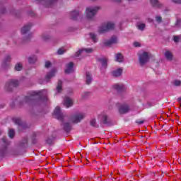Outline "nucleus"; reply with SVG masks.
<instances>
[{
  "mask_svg": "<svg viewBox=\"0 0 181 181\" xmlns=\"http://www.w3.org/2000/svg\"><path fill=\"white\" fill-rule=\"evenodd\" d=\"M175 4H181V0H172Z\"/></svg>",
  "mask_w": 181,
  "mask_h": 181,
  "instance_id": "obj_48",
  "label": "nucleus"
},
{
  "mask_svg": "<svg viewBox=\"0 0 181 181\" xmlns=\"http://www.w3.org/2000/svg\"><path fill=\"white\" fill-rule=\"evenodd\" d=\"M181 85V81L179 80H176L174 81V86L179 87Z\"/></svg>",
  "mask_w": 181,
  "mask_h": 181,
  "instance_id": "obj_42",
  "label": "nucleus"
},
{
  "mask_svg": "<svg viewBox=\"0 0 181 181\" xmlns=\"http://www.w3.org/2000/svg\"><path fill=\"white\" fill-rule=\"evenodd\" d=\"M65 73L66 74H70L71 73H74V63L69 62L66 64Z\"/></svg>",
  "mask_w": 181,
  "mask_h": 181,
  "instance_id": "obj_13",
  "label": "nucleus"
},
{
  "mask_svg": "<svg viewBox=\"0 0 181 181\" xmlns=\"http://www.w3.org/2000/svg\"><path fill=\"white\" fill-rule=\"evenodd\" d=\"M113 88L116 90L118 94H121L125 91V86L124 84H115L113 86Z\"/></svg>",
  "mask_w": 181,
  "mask_h": 181,
  "instance_id": "obj_14",
  "label": "nucleus"
},
{
  "mask_svg": "<svg viewBox=\"0 0 181 181\" xmlns=\"http://www.w3.org/2000/svg\"><path fill=\"white\" fill-rule=\"evenodd\" d=\"M134 47H141V43H139L138 42H134Z\"/></svg>",
  "mask_w": 181,
  "mask_h": 181,
  "instance_id": "obj_45",
  "label": "nucleus"
},
{
  "mask_svg": "<svg viewBox=\"0 0 181 181\" xmlns=\"http://www.w3.org/2000/svg\"><path fill=\"white\" fill-rule=\"evenodd\" d=\"M50 66H52V63H50V62L47 61L45 62L46 69H49V67H50Z\"/></svg>",
  "mask_w": 181,
  "mask_h": 181,
  "instance_id": "obj_44",
  "label": "nucleus"
},
{
  "mask_svg": "<svg viewBox=\"0 0 181 181\" xmlns=\"http://www.w3.org/2000/svg\"><path fill=\"white\" fill-rule=\"evenodd\" d=\"M118 43V38L117 36L113 35L110 40H105L103 42L104 46H111V45H117Z\"/></svg>",
  "mask_w": 181,
  "mask_h": 181,
  "instance_id": "obj_11",
  "label": "nucleus"
},
{
  "mask_svg": "<svg viewBox=\"0 0 181 181\" xmlns=\"http://www.w3.org/2000/svg\"><path fill=\"white\" fill-rule=\"evenodd\" d=\"M28 145V137H24L20 143V146L23 148Z\"/></svg>",
  "mask_w": 181,
  "mask_h": 181,
  "instance_id": "obj_33",
  "label": "nucleus"
},
{
  "mask_svg": "<svg viewBox=\"0 0 181 181\" xmlns=\"http://www.w3.org/2000/svg\"><path fill=\"white\" fill-rule=\"evenodd\" d=\"M10 13H11V15H16V11H15V10H11V11H10Z\"/></svg>",
  "mask_w": 181,
  "mask_h": 181,
  "instance_id": "obj_49",
  "label": "nucleus"
},
{
  "mask_svg": "<svg viewBox=\"0 0 181 181\" xmlns=\"http://www.w3.org/2000/svg\"><path fill=\"white\" fill-rule=\"evenodd\" d=\"M156 105L154 102H147L145 107L146 108H151V107H155Z\"/></svg>",
  "mask_w": 181,
  "mask_h": 181,
  "instance_id": "obj_38",
  "label": "nucleus"
},
{
  "mask_svg": "<svg viewBox=\"0 0 181 181\" xmlns=\"http://www.w3.org/2000/svg\"><path fill=\"white\" fill-rule=\"evenodd\" d=\"M2 134V130L0 129V135Z\"/></svg>",
  "mask_w": 181,
  "mask_h": 181,
  "instance_id": "obj_55",
  "label": "nucleus"
},
{
  "mask_svg": "<svg viewBox=\"0 0 181 181\" xmlns=\"http://www.w3.org/2000/svg\"><path fill=\"white\" fill-rule=\"evenodd\" d=\"M14 69L16 71H21V70H22V64L21 63L16 64Z\"/></svg>",
  "mask_w": 181,
  "mask_h": 181,
  "instance_id": "obj_36",
  "label": "nucleus"
},
{
  "mask_svg": "<svg viewBox=\"0 0 181 181\" xmlns=\"http://www.w3.org/2000/svg\"><path fill=\"white\" fill-rule=\"evenodd\" d=\"M150 4L153 8H162L163 4L159 0H150Z\"/></svg>",
  "mask_w": 181,
  "mask_h": 181,
  "instance_id": "obj_21",
  "label": "nucleus"
},
{
  "mask_svg": "<svg viewBox=\"0 0 181 181\" xmlns=\"http://www.w3.org/2000/svg\"><path fill=\"white\" fill-rule=\"evenodd\" d=\"M115 62L118 63H122L124 62V55L121 53H117L115 54Z\"/></svg>",
  "mask_w": 181,
  "mask_h": 181,
  "instance_id": "obj_26",
  "label": "nucleus"
},
{
  "mask_svg": "<svg viewBox=\"0 0 181 181\" xmlns=\"http://www.w3.org/2000/svg\"><path fill=\"white\" fill-rule=\"evenodd\" d=\"M136 124H139V125H142V124H144V122H145V121H144V120H136Z\"/></svg>",
  "mask_w": 181,
  "mask_h": 181,
  "instance_id": "obj_47",
  "label": "nucleus"
},
{
  "mask_svg": "<svg viewBox=\"0 0 181 181\" xmlns=\"http://www.w3.org/2000/svg\"><path fill=\"white\" fill-rule=\"evenodd\" d=\"M114 2H122V0H113Z\"/></svg>",
  "mask_w": 181,
  "mask_h": 181,
  "instance_id": "obj_52",
  "label": "nucleus"
},
{
  "mask_svg": "<svg viewBox=\"0 0 181 181\" xmlns=\"http://www.w3.org/2000/svg\"><path fill=\"white\" fill-rule=\"evenodd\" d=\"M40 84H43V82L42 83H40Z\"/></svg>",
  "mask_w": 181,
  "mask_h": 181,
  "instance_id": "obj_57",
  "label": "nucleus"
},
{
  "mask_svg": "<svg viewBox=\"0 0 181 181\" xmlns=\"http://www.w3.org/2000/svg\"><path fill=\"white\" fill-rule=\"evenodd\" d=\"M84 117H86L84 114H76L71 117V121L73 124H78V122H81L84 119Z\"/></svg>",
  "mask_w": 181,
  "mask_h": 181,
  "instance_id": "obj_10",
  "label": "nucleus"
},
{
  "mask_svg": "<svg viewBox=\"0 0 181 181\" xmlns=\"http://www.w3.org/2000/svg\"><path fill=\"white\" fill-rule=\"evenodd\" d=\"M146 27V25L145 23H138L136 24L137 29H139V30H141V32H143V30H145Z\"/></svg>",
  "mask_w": 181,
  "mask_h": 181,
  "instance_id": "obj_29",
  "label": "nucleus"
},
{
  "mask_svg": "<svg viewBox=\"0 0 181 181\" xmlns=\"http://www.w3.org/2000/svg\"><path fill=\"white\" fill-rule=\"evenodd\" d=\"M78 15H80V13L78 11L71 12V18L73 21H76Z\"/></svg>",
  "mask_w": 181,
  "mask_h": 181,
  "instance_id": "obj_27",
  "label": "nucleus"
},
{
  "mask_svg": "<svg viewBox=\"0 0 181 181\" xmlns=\"http://www.w3.org/2000/svg\"><path fill=\"white\" fill-rule=\"evenodd\" d=\"M53 115H54V117H56L57 119H59V121H63L64 117L66 116L64 113L62 112V110H60V107L59 106L55 107Z\"/></svg>",
  "mask_w": 181,
  "mask_h": 181,
  "instance_id": "obj_8",
  "label": "nucleus"
},
{
  "mask_svg": "<svg viewBox=\"0 0 181 181\" xmlns=\"http://www.w3.org/2000/svg\"><path fill=\"white\" fill-rule=\"evenodd\" d=\"M98 9L100 8L98 7H88L86 8V16L88 19H91L92 18H94L95 16V13L98 12Z\"/></svg>",
  "mask_w": 181,
  "mask_h": 181,
  "instance_id": "obj_6",
  "label": "nucleus"
},
{
  "mask_svg": "<svg viewBox=\"0 0 181 181\" xmlns=\"http://www.w3.org/2000/svg\"><path fill=\"white\" fill-rule=\"evenodd\" d=\"M88 95H90V92H84L83 93H82L83 98H87Z\"/></svg>",
  "mask_w": 181,
  "mask_h": 181,
  "instance_id": "obj_41",
  "label": "nucleus"
},
{
  "mask_svg": "<svg viewBox=\"0 0 181 181\" xmlns=\"http://www.w3.org/2000/svg\"><path fill=\"white\" fill-rule=\"evenodd\" d=\"M139 61L141 66L146 64V63L149 62V54H148V52H144L141 54L139 57Z\"/></svg>",
  "mask_w": 181,
  "mask_h": 181,
  "instance_id": "obj_7",
  "label": "nucleus"
},
{
  "mask_svg": "<svg viewBox=\"0 0 181 181\" xmlns=\"http://www.w3.org/2000/svg\"><path fill=\"white\" fill-rule=\"evenodd\" d=\"M28 15L30 16H35V11H28Z\"/></svg>",
  "mask_w": 181,
  "mask_h": 181,
  "instance_id": "obj_46",
  "label": "nucleus"
},
{
  "mask_svg": "<svg viewBox=\"0 0 181 181\" xmlns=\"http://www.w3.org/2000/svg\"><path fill=\"white\" fill-rule=\"evenodd\" d=\"M156 21L157 23H162V17L160 16H156Z\"/></svg>",
  "mask_w": 181,
  "mask_h": 181,
  "instance_id": "obj_40",
  "label": "nucleus"
},
{
  "mask_svg": "<svg viewBox=\"0 0 181 181\" xmlns=\"http://www.w3.org/2000/svg\"><path fill=\"white\" fill-rule=\"evenodd\" d=\"M35 97H39L40 100L47 101V90L46 89L42 90H33L28 93V95L24 98V103H32L35 100Z\"/></svg>",
  "mask_w": 181,
  "mask_h": 181,
  "instance_id": "obj_1",
  "label": "nucleus"
},
{
  "mask_svg": "<svg viewBox=\"0 0 181 181\" xmlns=\"http://www.w3.org/2000/svg\"><path fill=\"white\" fill-rule=\"evenodd\" d=\"M94 52V49L93 48H83L77 51L75 54V57H78L80 54H83V53H87L88 54L90 53H93Z\"/></svg>",
  "mask_w": 181,
  "mask_h": 181,
  "instance_id": "obj_12",
  "label": "nucleus"
},
{
  "mask_svg": "<svg viewBox=\"0 0 181 181\" xmlns=\"http://www.w3.org/2000/svg\"><path fill=\"white\" fill-rule=\"evenodd\" d=\"M62 86H63V82L62 81V80H59L58 84L57 86V93H62L63 90Z\"/></svg>",
  "mask_w": 181,
  "mask_h": 181,
  "instance_id": "obj_28",
  "label": "nucleus"
},
{
  "mask_svg": "<svg viewBox=\"0 0 181 181\" xmlns=\"http://www.w3.org/2000/svg\"><path fill=\"white\" fill-rule=\"evenodd\" d=\"M31 37H32V34H29L28 37H27V40L30 39Z\"/></svg>",
  "mask_w": 181,
  "mask_h": 181,
  "instance_id": "obj_51",
  "label": "nucleus"
},
{
  "mask_svg": "<svg viewBox=\"0 0 181 181\" xmlns=\"http://www.w3.org/2000/svg\"><path fill=\"white\" fill-rule=\"evenodd\" d=\"M1 13H6V10L4 8L3 10H1Z\"/></svg>",
  "mask_w": 181,
  "mask_h": 181,
  "instance_id": "obj_50",
  "label": "nucleus"
},
{
  "mask_svg": "<svg viewBox=\"0 0 181 181\" xmlns=\"http://www.w3.org/2000/svg\"><path fill=\"white\" fill-rule=\"evenodd\" d=\"M8 136L11 139H13V137L15 136V130H13V129H11L8 132Z\"/></svg>",
  "mask_w": 181,
  "mask_h": 181,
  "instance_id": "obj_37",
  "label": "nucleus"
},
{
  "mask_svg": "<svg viewBox=\"0 0 181 181\" xmlns=\"http://www.w3.org/2000/svg\"><path fill=\"white\" fill-rule=\"evenodd\" d=\"M57 0H35L37 4L42 5L45 8H52Z\"/></svg>",
  "mask_w": 181,
  "mask_h": 181,
  "instance_id": "obj_5",
  "label": "nucleus"
},
{
  "mask_svg": "<svg viewBox=\"0 0 181 181\" xmlns=\"http://www.w3.org/2000/svg\"><path fill=\"white\" fill-rule=\"evenodd\" d=\"M36 142H37V141H36V139H33V144H36Z\"/></svg>",
  "mask_w": 181,
  "mask_h": 181,
  "instance_id": "obj_53",
  "label": "nucleus"
},
{
  "mask_svg": "<svg viewBox=\"0 0 181 181\" xmlns=\"http://www.w3.org/2000/svg\"><path fill=\"white\" fill-rule=\"evenodd\" d=\"M36 60H37V57L35 55H33L28 58V62L30 64H33L36 63Z\"/></svg>",
  "mask_w": 181,
  "mask_h": 181,
  "instance_id": "obj_30",
  "label": "nucleus"
},
{
  "mask_svg": "<svg viewBox=\"0 0 181 181\" xmlns=\"http://www.w3.org/2000/svg\"><path fill=\"white\" fill-rule=\"evenodd\" d=\"M63 129L66 134H69L71 131V124L69 122H64L62 124Z\"/></svg>",
  "mask_w": 181,
  "mask_h": 181,
  "instance_id": "obj_24",
  "label": "nucleus"
},
{
  "mask_svg": "<svg viewBox=\"0 0 181 181\" xmlns=\"http://www.w3.org/2000/svg\"><path fill=\"white\" fill-rule=\"evenodd\" d=\"M46 142L48 144V145H52V144H53V139L48 138L46 140Z\"/></svg>",
  "mask_w": 181,
  "mask_h": 181,
  "instance_id": "obj_43",
  "label": "nucleus"
},
{
  "mask_svg": "<svg viewBox=\"0 0 181 181\" xmlns=\"http://www.w3.org/2000/svg\"><path fill=\"white\" fill-rule=\"evenodd\" d=\"M33 24L32 23H30L25 25H24L22 28H21V33L22 35H26L29 30H30V28H32Z\"/></svg>",
  "mask_w": 181,
  "mask_h": 181,
  "instance_id": "obj_18",
  "label": "nucleus"
},
{
  "mask_svg": "<svg viewBox=\"0 0 181 181\" xmlns=\"http://www.w3.org/2000/svg\"><path fill=\"white\" fill-rule=\"evenodd\" d=\"M114 28H115V24H114V23L107 22L99 28L98 32L99 33H105V32H109V30H114Z\"/></svg>",
  "mask_w": 181,
  "mask_h": 181,
  "instance_id": "obj_3",
  "label": "nucleus"
},
{
  "mask_svg": "<svg viewBox=\"0 0 181 181\" xmlns=\"http://www.w3.org/2000/svg\"><path fill=\"white\" fill-rule=\"evenodd\" d=\"M64 105L66 107V108H69V107H72L73 105V100L69 97H66L64 100Z\"/></svg>",
  "mask_w": 181,
  "mask_h": 181,
  "instance_id": "obj_20",
  "label": "nucleus"
},
{
  "mask_svg": "<svg viewBox=\"0 0 181 181\" xmlns=\"http://www.w3.org/2000/svg\"><path fill=\"white\" fill-rule=\"evenodd\" d=\"M65 52H66V49H64V48H59L57 50V54H59V55L64 54Z\"/></svg>",
  "mask_w": 181,
  "mask_h": 181,
  "instance_id": "obj_39",
  "label": "nucleus"
},
{
  "mask_svg": "<svg viewBox=\"0 0 181 181\" xmlns=\"http://www.w3.org/2000/svg\"><path fill=\"white\" fill-rule=\"evenodd\" d=\"M98 62H100L102 69H105L108 65V59L107 58H99Z\"/></svg>",
  "mask_w": 181,
  "mask_h": 181,
  "instance_id": "obj_23",
  "label": "nucleus"
},
{
  "mask_svg": "<svg viewBox=\"0 0 181 181\" xmlns=\"http://www.w3.org/2000/svg\"><path fill=\"white\" fill-rule=\"evenodd\" d=\"M90 37L94 43H97V42H98V38H97V35H95L94 33H90Z\"/></svg>",
  "mask_w": 181,
  "mask_h": 181,
  "instance_id": "obj_31",
  "label": "nucleus"
},
{
  "mask_svg": "<svg viewBox=\"0 0 181 181\" xmlns=\"http://www.w3.org/2000/svg\"><path fill=\"white\" fill-rule=\"evenodd\" d=\"M122 71V68H119L112 71V76H113V77H121Z\"/></svg>",
  "mask_w": 181,
  "mask_h": 181,
  "instance_id": "obj_22",
  "label": "nucleus"
},
{
  "mask_svg": "<svg viewBox=\"0 0 181 181\" xmlns=\"http://www.w3.org/2000/svg\"><path fill=\"white\" fill-rule=\"evenodd\" d=\"M177 100H178L179 102H180V101H181V97L178 98Z\"/></svg>",
  "mask_w": 181,
  "mask_h": 181,
  "instance_id": "obj_54",
  "label": "nucleus"
},
{
  "mask_svg": "<svg viewBox=\"0 0 181 181\" xmlns=\"http://www.w3.org/2000/svg\"><path fill=\"white\" fill-rule=\"evenodd\" d=\"M11 56L6 55L3 61L2 67H4V69H8V67H9V63H11Z\"/></svg>",
  "mask_w": 181,
  "mask_h": 181,
  "instance_id": "obj_16",
  "label": "nucleus"
},
{
  "mask_svg": "<svg viewBox=\"0 0 181 181\" xmlns=\"http://www.w3.org/2000/svg\"><path fill=\"white\" fill-rule=\"evenodd\" d=\"M42 40L47 42L50 39V35L49 34L44 33L42 36Z\"/></svg>",
  "mask_w": 181,
  "mask_h": 181,
  "instance_id": "obj_35",
  "label": "nucleus"
},
{
  "mask_svg": "<svg viewBox=\"0 0 181 181\" xmlns=\"http://www.w3.org/2000/svg\"><path fill=\"white\" fill-rule=\"evenodd\" d=\"M3 144L0 148V156H6L8 155H16L15 150L10 148L11 141H8L6 137L1 139Z\"/></svg>",
  "mask_w": 181,
  "mask_h": 181,
  "instance_id": "obj_2",
  "label": "nucleus"
},
{
  "mask_svg": "<svg viewBox=\"0 0 181 181\" xmlns=\"http://www.w3.org/2000/svg\"><path fill=\"white\" fill-rule=\"evenodd\" d=\"M119 114H127V112H129V106L127 105H122L119 107Z\"/></svg>",
  "mask_w": 181,
  "mask_h": 181,
  "instance_id": "obj_17",
  "label": "nucleus"
},
{
  "mask_svg": "<svg viewBox=\"0 0 181 181\" xmlns=\"http://www.w3.org/2000/svg\"><path fill=\"white\" fill-rule=\"evenodd\" d=\"M90 126L93 127L94 128H98L99 127L98 124H97V120H95V119H92L90 120Z\"/></svg>",
  "mask_w": 181,
  "mask_h": 181,
  "instance_id": "obj_34",
  "label": "nucleus"
},
{
  "mask_svg": "<svg viewBox=\"0 0 181 181\" xmlns=\"http://www.w3.org/2000/svg\"><path fill=\"white\" fill-rule=\"evenodd\" d=\"M136 19H139V18H136Z\"/></svg>",
  "mask_w": 181,
  "mask_h": 181,
  "instance_id": "obj_56",
  "label": "nucleus"
},
{
  "mask_svg": "<svg viewBox=\"0 0 181 181\" xmlns=\"http://www.w3.org/2000/svg\"><path fill=\"white\" fill-rule=\"evenodd\" d=\"M56 69H53L51 70L50 72L47 73L46 76H45V81L46 83H49V81H50V78L54 77V75L56 74Z\"/></svg>",
  "mask_w": 181,
  "mask_h": 181,
  "instance_id": "obj_15",
  "label": "nucleus"
},
{
  "mask_svg": "<svg viewBox=\"0 0 181 181\" xmlns=\"http://www.w3.org/2000/svg\"><path fill=\"white\" fill-rule=\"evenodd\" d=\"M165 56L167 60H172V59L173 58V56L172 55L170 51H166L165 52Z\"/></svg>",
  "mask_w": 181,
  "mask_h": 181,
  "instance_id": "obj_32",
  "label": "nucleus"
},
{
  "mask_svg": "<svg viewBox=\"0 0 181 181\" xmlns=\"http://www.w3.org/2000/svg\"><path fill=\"white\" fill-rule=\"evenodd\" d=\"M19 86V81L16 79H11L6 82L5 86V90L6 91H13V88H16Z\"/></svg>",
  "mask_w": 181,
  "mask_h": 181,
  "instance_id": "obj_4",
  "label": "nucleus"
},
{
  "mask_svg": "<svg viewBox=\"0 0 181 181\" xmlns=\"http://www.w3.org/2000/svg\"><path fill=\"white\" fill-rule=\"evenodd\" d=\"M93 82V75L90 72L86 74V83L90 85Z\"/></svg>",
  "mask_w": 181,
  "mask_h": 181,
  "instance_id": "obj_25",
  "label": "nucleus"
},
{
  "mask_svg": "<svg viewBox=\"0 0 181 181\" xmlns=\"http://www.w3.org/2000/svg\"><path fill=\"white\" fill-rule=\"evenodd\" d=\"M102 121L105 125L110 127L111 125V119L108 118V115L105 114L102 115Z\"/></svg>",
  "mask_w": 181,
  "mask_h": 181,
  "instance_id": "obj_19",
  "label": "nucleus"
},
{
  "mask_svg": "<svg viewBox=\"0 0 181 181\" xmlns=\"http://www.w3.org/2000/svg\"><path fill=\"white\" fill-rule=\"evenodd\" d=\"M13 122L18 125V129L19 131H22V129H26L28 128V124L26 123L22 122V119L21 118H13Z\"/></svg>",
  "mask_w": 181,
  "mask_h": 181,
  "instance_id": "obj_9",
  "label": "nucleus"
}]
</instances>
